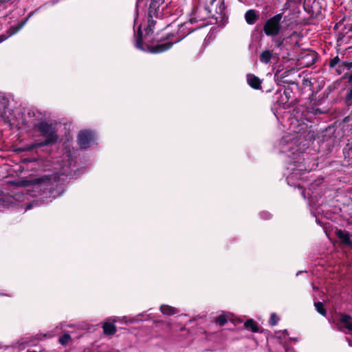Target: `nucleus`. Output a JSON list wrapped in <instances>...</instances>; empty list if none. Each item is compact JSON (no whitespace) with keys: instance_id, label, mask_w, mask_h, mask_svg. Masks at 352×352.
Returning <instances> with one entry per match:
<instances>
[{"instance_id":"1","label":"nucleus","mask_w":352,"mask_h":352,"mask_svg":"<svg viewBox=\"0 0 352 352\" xmlns=\"http://www.w3.org/2000/svg\"><path fill=\"white\" fill-rule=\"evenodd\" d=\"M63 157L60 170L57 173L58 175L52 177L45 175L35 179H21L16 182L18 186L23 188L20 192L23 197L22 201L28 200L30 197H39L41 201H44L45 199L52 201L63 194L62 186L56 184L57 178L59 179L60 175L71 177L77 176L74 169L75 165L72 164L74 159L70 153H67Z\"/></svg>"},{"instance_id":"2","label":"nucleus","mask_w":352,"mask_h":352,"mask_svg":"<svg viewBox=\"0 0 352 352\" xmlns=\"http://www.w3.org/2000/svg\"><path fill=\"white\" fill-rule=\"evenodd\" d=\"M301 129L296 131L291 129V133L284 135L279 142L280 151L285 153L287 158V184L294 187L302 188L303 182L307 177V168L302 160L304 157H301L299 151L301 149L300 144H302V136L303 135Z\"/></svg>"},{"instance_id":"3","label":"nucleus","mask_w":352,"mask_h":352,"mask_svg":"<svg viewBox=\"0 0 352 352\" xmlns=\"http://www.w3.org/2000/svg\"><path fill=\"white\" fill-rule=\"evenodd\" d=\"M34 128L36 131L40 133L41 135L45 138V140L43 142H35L32 144L26 145L23 147L18 148L16 151H30L36 148L48 146L56 142L58 140V135L52 124H50L45 122H40L34 125Z\"/></svg>"},{"instance_id":"4","label":"nucleus","mask_w":352,"mask_h":352,"mask_svg":"<svg viewBox=\"0 0 352 352\" xmlns=\"http://www.w3.org/2000/svg\"><path fill=\"white\" fill-rule=\"evenodd\" d=\"M200 1L204 6L205 17H217V15L222 16L224 14V0H200Z\"/></svg>"},{"instance_id":"5","label":"nucleus","mask_w":352,"mask_h":352,"mask_svg":"<svg viewBox=\"0 0 352 352\" xmlns=\"http://www.w3.org/2000/svg\"><path fill=\"white\" fill-rule=\"evenodd\" d=\"M282 14H277L270 18L265 23L263 30L267 36H276L281 30Z\"/></svg>"},{"instance_id":"6","label":"nucleus","mask_w":352,"mask_h":352,"mask_svg":"<svg viewBox=\"0 0 352 352\" xmlns=\"http://www.w3.org/2000/svg\"><path fill=\"white\" fill-rule=\"evenodd\" d=\"M96 133L89 130H82L78 135V143L81 148H87L95 144Z\"/></svg>"},{"instance_id":"7","label":"nucleus","mask_w":352,"mask_h":352,"mask_svg":"<svg viewBox=\"0 0 352 352\" xmlns=\"http://www.w3.org/2000/svg\"><path fill=\"white\" fill-rule=\"evenodd\" d=\"M31 15H32V14H29V16L27 17V19L25 21L18 23L16 25L10 27V29L7 32V35L1 34L0 35V43L3 42L4 41H6L10 36L17 33L25 25V24L27 23V21H28V19L31 16Z\"/></svg>"},{"instance_id":"8","label":"nucleus","mask_w":352,"mask_h":352,"mask_svg":"<svg viewBox=\"0 0 352 352\" xmlns=\"http://www.w3.org/2000/svg\"><path fill=\"white\" fill-rule=\"evenodd\" d=\"M338 325L342 331L349 333L352 331V318L347 315L341 316Z\"/></svg>"},{"instance_id":"9","label":"nucleus","mask_w":352,"mask_h":352,"mask_svg":"<svg viewBox=\"0 0 352 352\" xmlns=\"http://www.w3.org/2000/svg\"><path fill=\"white\" fill-rule=\"evenodd\" d=\"M138 316L129 317V316H112L109 317V320L112 321L114 323L120 322L122 324H133L138 321Z\"/></svg>"},{"instance_id":"10","label":"nucleus","mask_w":352,"mask_h":352,"mask_svg":"<svg viewBox=\"0 0 352 352\" xmlns=\"http://www.w3.org/2000/svg\"><path fill=\"white\" fill-rule=\"evenodd\" d=\"M173 44L171 42L159 43L152 47L150 49V52L154 54L162 53L169 50L173 46Z\"/></svg>"},{"instance_id":"11","label":"nucleus","mask_w":352,"mask_h":352,"mask_svg":"<svg viewBox=\"0 0 352 352\" xmlns=\"http://www.w3.org/2000/svg\"><path fill=\"white\" fill-rule=\"evenodd\" d=\"M103 332L106 335H113L116 332L115 323L109 320L108 318L102 324Z\"/></svg>"},{"instance_id":"12","label":"nucleus","mask_w":352,"mask_h":352,"mask_svg":"<svg viewBox=\"0 0 352 352\" xmlns=\"http://www.w3.org/2000/svg\"><path fill=\"white\" fill-rule=\"evenodd\" d=\"M248 84L254 89H261V80L257 76L252 74L246 76Z\"/></svg>"},{"instance_id":"13","label":"nucleus","mask_w":352,"mask_h":352,"mask_svg":"<svg viewBox=\"0 0 352 352\" xmlns=\"http://www.w3.org/2000/svg\"><path fill=\"white\" fill-rule=\"evenodd\" d=\"M258 14L254 10H249L245 14V21L250 25L254 24L258 20Z\"/></svg>"},{"instance_id":"14","label":"nucleus","mask_w":352,"mask_h":352,"mask_svg":"<svg viewBox=\"0 0 352 352\" xmlns=\"http://www.w3.org/2000/svg\"><path fill=\"white\" fill-rule=\"evenodd\" d=\"M336 236L340 239L342 243L349 245L351 244L350 234L348 232L338 230H336Z\"/></svg>"},{"instance_id":"15","label":"nucleus","mask_w":352,"mask_h":352,"mask_svg":"<svg viewBox=\"0 0 352 352\" xmlns=\"http://www.w3.org/2000/svg\"><path fill=\"white\" fill-rule=\"evenodd\" d=\"M160 309L163 314L168 316H172L179 312L177 309L167 305H162Z\"/></svg>"},{"instance_id":"16","label":"nucleus","mask_w":352,"mask_h":352,"mask_svg":"<svg viewBox=\"0 0 352 352\" xmlns=\"http://www.w3.org/2000/svg\"><path fill=\"white\" fill-rule=\"evenodd\" d=\"M273 56L272 52L270 50L263 51L260 56V60L261 63L267 64L270 62Z\"/></svg>"},{"instance_id":"17","label":"nucleus","mask_w":352,"mask_h":352,"mask_svg":"<svg viewBox=\"0 0 352 352\" xmlns=\"http://www.w3.org/2000/svg\"><path fill=\"white\" fill-rule=\"evenodd\" d=\"M142 32L141 30V27L140 26L138 30V32L135 36V46L140 50H145L144 47L142 43Z\"/></svg>"},{"instance_id":"18","label":"nucleus","mask_w":352,"mask_h":352,"mask_svg":"<svg viewBox=\"0 0 352 352\" xmlns=\"http://www.w3.org/2000/svg\"><path fill=\"white\" fill-rule=\"evenodd\" d=\"M245 327L247 329H251L253 332L258 331L256 324L252 320H248L245 322Z\"/></svg>"},{"instance_id":"19","label":"nucleus","mask_w":352,"mask_h":352,"mask_svg":"<svg viewBox=\"0 0 352 352\" xmlns=\"http://www.w3.org/2000/svg\"><path fill=\"white\" fill-rule=\"evenodd\" d=\"M314 307L319 314H320L322 316H325L326 310L324 308V305L322 302H316L314 303Z\"/></svg>"},{"instance_id":"20","label":"nucleus","mask_w":352,"mask_h":352,"mask_svg":"<svg viewBox=\"0 0 352 352\" xmlns=\"http://www.w3.org/2000/svg\"><path fill=\"white\" fill-rule=\"evenodd\" d=\"M71 339V336L68 333H65L63 336L59 338V342L62 345H67Z\"/></svg>"},{"instance_id":"21","label":"nucleus","mask_w":352,"mask_h":352,"mask_svg":"<svg viewBox=\"0 0 352 352\" xmlns=\"http://www.w3.org/2000/svg\"><path fill=\"white\" fill-rule=\"evenodd\" d=\"M228 318L226 315H220L215 320L216 322L221 326L224 325L228 322Z\"/></svg>"},{"instance_id":"22","label":"nucleus","mask_w":352,"mask_h":352,"mask_svg":"<svg viewBox=\"0 0 352 352\" xmlns=\"http://www.w3.org/2000/svg\"><path fill=\"white\" fill-rule=\"evenodd\" d=\"M278 320H279V318H278L276 314L274 313H272L270 316L269 322L272 326H275L278 324Z\"/></svg>"},{"instance_id":"23","label":"nucleus","mask_w":352,"mask_h":352,"mask_svg":"<svg viewBox=\"0 0 352 352\" xmlns=\"http://www.w3.org/2000/svg\"><path fill=\"white\" fill-rule=\"evenodd\" d=\"M7 100L5 97L0 96V109L7 105Z\"/></svg>"},{"instance_id":"24","label":"nucleus","mask_w":352,"mask_h":352,"mask_svg":"<svg viewBox=\"0 0 352 352\" xmlns=\"http://www.w3.org/2000/svg\"><path fill=\"white\" fill-rule=\"evenodd\" d=\"M287 334V331L285 330L283 332H277L276 337L279 339H281L282 336H283L284 340H286Z\"/></svg>"},{"instance_id":"25","label":"nucleus","mask_w":352,"mask_h":352,"mask_svg":"<svg viewBox=\"0 0 352 352\" xmlns=\"http://www.w3.org/2000/svg\"><path fill=\"white\" fill-rule=\"evenodd\" d=\"M261 216L264 219H268L271 218V214L268 212H262Z\"/></svg>"},{"instance_id":"26","label":"nucleus","mask_w":352,"mask_h":352,"mask_svg":"<svg viewBox=\"0 0 352 352\" xmlns=\"http://www.w3.org/2000/svg\"><path fill=\"white\" fill-rule=\"evenodd\" d=\"M338 60H339V59H338V58H333V59L331 60V64H330V65H331V67L335 66V65H336V64L338 63Z\"/></svg>"},{"instance_id":"27","label":"nucleus","mask_w":352,"mask_h":352,"mask_svg":"<svg viewBox=\"0 0 352 352\" xmlns=\"http://www.w3.org/2000/svg\"><path fill=\"white\" fill-rule=\"evenodd\" d=\"M146 34H148L151 32H152V27L151 25H148L146 30Z\"/></svg>"},{"instance_id":"28","label":"nucleus","mask_w":352,"mask_h":352,"mask_svg":"<svg viewBox=\"0 0 352 352\" xmlns=\"http://www.w3.org/2000/svg\"><path fill=\"white\" fill-rule=\"evenodd\" d=\"M350 81L352 82V74L350 76ZM349 98L350 99H352V90L350 91V94H349Z\"/></svg>"},{"instance_id":"29","label":"nucleus","mask_w":352,"mask_h":352,"mask_svg":"<svg viewBox=\"0 0 352 352\" xmlns=\"http://www.w3.org/2000/svg\"><path fill=\"white\" fill-rule=\"evenodd\" d=\"M32 205H33V204H29L26 206V208H25V210H30V208H32Z\"/></svg>"},{"instance_id":"30","label":"nucleus","mask_w":352,"mask_h":352,"mask_svg":"<svg viewBox=\"0 0 352 352\" xmlns=\"http://www.w3.org/2000/svg\"><path fill=\"white\" fill-rule=\"evenodd\" d=\"M301 195L303 197L304 199H306V195L304 190H301Z\"/></svg>"},{"instance_id":"31","label":"nucleus","mask_w":352,"mask_h":352,"mask_svg":"<svg viewBox=\"0 0 352 352\" xmlns=\"http://www.w3.org/2000/svg\"><path fill=\"white\" fill-rule=\"evenodd\" d=\"M281 44H282V41H278L276 45H277V47H280L281 45Z\"/></svg>"},{"instance_id":"32","label":"nucleus","mask_w":352,"mask_h":352,"mask_svg":"<svg viewBox=\"0 0 352 352\" xmlns=\"http://www.w3.org/2000/svg\"><path fill=\"white\" fill-rule=\"evenodd\" d=\"M301 272H298L297 274H296V276H298V274L300 273Z\"/></svg>"}]
</instances>
